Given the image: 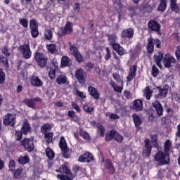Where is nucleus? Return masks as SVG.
I'll return each instance as SVG.
<instances>
[{
    "label": "nucleus",
    "mask_w": 180,
    "mask_h": 180,
    "mask_svg": "<svg viewBox=\"0 0 180 180\" xmlns=\"http://www.w3.org/2000/svg\"><path fill=\"white\" fill-rule=\"evenodd\" d=\"M150 141L153 143V146L150 144V139H146L144 141L145 149L143 150V154L146 157H150L151 155V151L153 150V146L155 148L158 147V134H155L150 135Z\"/></svg>",
    "instance_id": "nucleus-1"
},
{
    "label": "nucleus",
    "mask_w": 180,
    "mask_h": 180,
    "mask_svg": "<svg viewBox=\"0 0 180 180\" xmlns=\"http://www.w3.org/2000/svg\"><path fill=\"white\" fill-rule=\"evenodd\" d=\"M154 161L158 162L159 165H169L171 159L168 153L158 150L154 155Z\"/></svg>",
    "instance_id": "nucleus-2"
},
{
    "label": "nucleus",
    "mask_w": 180,
    "mask_h": 180,
    "mask_svg": "<svg viewBox=\"0 0 180 180\" xmlns=\"http://www.w3.org/2000/svg\"><path fill=\"white\" fill-rule=\"evenodd\" d=\"M112 140H115L117 143H123V136H122L115 129H111L109 132L105 134V141L107 143H110Z\"/></svg>",
    "instance_id": "nucleus-3"
},
{
    "label": "nucleus",
    "mask_w": 180,
    "mask_h": 180,
    "mask_svg": "<svg viewBox=\"0 0 180 180\" xmlns=\"http://www.w3.org/2000/svg\"><path fill=\"white\" fill-rule=\"evenodd\" d=\"M61 172L63 174H57L56 178L60 180H73L75 176L74 174L71 172L70 168L66 165H60Z\"/></svg>",
    "instance_id": "nucleus-4"
},
{
    "label": "nucleus",
    "mask_w": 180,
    "mask_h": 180,
    "mask_svg": "<svg viewBox=\"0 0 180 180\" xmlns=\"http://www.w3.org/2000/svg\"><path fill=\"white\" fill-rule=\"evenodd\" d=\"M154 44L156 46V49H161V40L158 38L154 39L150 36L148 39V44L146 45L148 54H153L154 53Z\"/></svg>",
    "instance_id": "nucleus-5"
},
{
    "label": "nucleus",
    "mask_w": 180,
    "mask_h": 180,
    "mask_svg": "<svg viewBox=\"0 0 180 180\" xmlns=\"http://www.w3.org/2000/svg\"><path fill=\"white\" fill-rule=\"evenodd\" d=\"M34 58L39 67L44 68L47 65V61L49 58L41 52L37 51L34 53Z\"/></svg>",
    "instance_id": "nucleus-6"
},
{
    "label": "nucleus",
    "mask_w": 180,
    "mask_h": 180,
    "mask_svg": "<svg viewBox=\"0 0 180 180\" xmlns=\"http://www.w3.org/2000/svg\"><path fill=\"white\" fill-rule=\"evenodd\" d=\"M74 32V23L67 21L64 27H61L60 30L58 32L60 37L67 36V34H72Z\"/></svg>",
    "instance_id": "nucleus-7"
},
{
    "label": "nucleus",
    "mask_w": 180,
    "mask_h": 180,
    "mask_svg": "<svg viewBox=\"0 0 180 180\" xmlns=\"http://www.w3.org/2000/svg\"><path fill=\"white\" fill-rule=\"evenodd\" d=\"M148 29H149L150 32H155L158 36L162 35V33L161 32V24L155 20L151 19L148 21Z\"/></svg>",
    "instance_id": "nucleus-8"
},
{
    "label": "nucleus",
    "mask_w": 180,
    "mask_h": 180,
    "mask_svg": "<svg viewBox=\"0 0 180 180\" xmlns=\"http://www.w3.org/2000/svg\"><path fill=\"white\" fill-rule=\"evenodd\" d=\"M69 46L70 51L71 52L72 56H74L76 61L79 64H81V63H84V57L79 53L77 46L75 44H71V42L69 43Z\"/></svg>",
    "instance_id": "nucleus-9"
},
{
    "label": "nucleus",
    "mask_w": 180,
    "mask_h": 180,
    "mask_svg": "<svg viewBox=\"0 0 180 180\" xmlns=\"http://www.w3.org/2000/svg\"><path fill=\"white\" fill-rule=\"evenodd\" d=\"M20 53H21L25 60H29L32 57V49L29 44H24L18 47Z\"/></svg>",
    "instance_id": "nucleus-10"
},
{
    "label": "nucleus",
    "mask_w": 180,
    "mask_h": 180,
    "mask_svg": "<svg viewBox=\"0 0 180 180\" xmlns=\"http://www.w3.org/2000/svg\"><path fill=\"white\" fill-rule=\"evenodd\" d=\"M20 146L24 147L25 150L28 153H32V151L34 150V143L33 140L25 138L20 142Z\"/></svg>",
    "instance_id": "nucleus-11"
},
{
    "label": "nucleus",
    "mask_w": 180,
    "mask_h": 180,
    "mask_svg": "<svg viewBox=\"0 0 180 180\" xmlns=\"http://www.w3.org/2000/svg\"><path fill=\"white\" fill-rule=\"evenodd\" d=\"M3 124H4V126L15 127V124H16V117L11 113H8L3 119Z\"/></svg>",
    "instance_id": "nucleus-12"
},
{
    "label": "nucleus",
    "mask_w": 180,
    "mask_h": 180,
    "mask_svg": "<svg viewBox=\"0 0 180 180\" xmlns=\"http://www.w3.org/2000/svg\"><path fill=\"white\" fill-rule=\"evenodd\" d=\"M30 28L31 30V36L33 39L39 37V25H37V20L32 18L30 21Z\"/></svg>",
    "instance_id": "nucleus-13"
},
{
    "label": "nucleus",
    "mask_w": 180,
    "mask_h": 180,
    "mask_svg": "<svg viewBox=\"0 0 180 180\" xmlns=\"http://www.w3.org/2000/svg\"><path fill=\"white\" fill-rule=\"evenodd\" d=\"M175 63H176V60L171 54L167 53L165 55L162 63L165 68H171L172 64H175Z\"/></svg>",
    "instance_id": "nucleus-14"
},
{
    "label": "nucleus",
    "mask_w": 180,
    "mask_h": 180,
    "mask_svg": "<svg viewBox=\"0 0 180 180\" xmlns=\"http://www.w3.org/2000/svg\"><path fill=\"white\" fill-rule=\"evenodd\" d=\"M75 77L77 79L79 84H85L86 73L85 71H84V69L80 68L77 70L75 74Z\"/></svg>",
    "instance_id": "nucleus-15"
},
{
    "label": "nucleus",
    "mask_w": 180,
    "mask_h": 180,
    "mask_svg": "<svg viewBox=\"0 0 180 180\" xmlns=\"http://www.w3.org/2000/svg\"><path fill=\"white\" fill-rule=\"evenodd\" d=\"M78 161L79 162H92V161H95V158L91 152H86L79 157Z\"/></svg>",
    "instance_id": "nucleus-16"
},
{
    "label": "nucleus",
    "mask_w": 180,
    "mask_h": 180,
    "mask_svg": "<svg viewBox=\"0 0 180 180\" xmlns=\"http://www.w3.org/2000/svg\"><path fill=\"white\" fill-rule=\"evenodd\" d=\"M36 102H41V98H40V97H37L24 100L25 105L28 108H31V109H36Z\"/></svg>",
    "instance_id": "nucleus-17"
},
{
    "label": "nucleus",
    "mask_w": 180,
    "mask_h": 180,
    "mask_svg": "<svg viewBox=\"0 0 180 180\" xmlns=\"http://www.w3.org/2000/svg\"><path fill=\"white\" fill-rule=\"evenodd\" d=\"M20 131L22 132L24 136H27V134L32 131V126L30 125V123L27 119H25L22 121V125Z\"/></svg>",
    "instance_id": "nucleus-18"
},
{
    "label": "nucleus",
    "mask_w": 180,
    "mask_h": 180,
    "mask_svg": "<svg viewBox=\"0 0 180 180\" xmlns=\"http://www.w3.org/2000/svg\"><path fill=\"white\" fill-rule=\"evenodd\" d=\"M152 106L157 112L158 116H162L164 115V108L162 104L158 101H155L152 103Z\"/></svg>",
    "instance_id": "nucleus-19"
},
{
    "label": "nucleus",
    "mask_w": 180,
    "mask_h": 180,
    "mask_svg": "<svg viewBox=\"0 0 180 180\" xmlns=\"http://www.w3.org/2000/svg\"><path fill=\"white\" fill-rule=\"evenodd\" d=\"M122 39H133L134 37V29L127 28L123 30L121 32Z\"/></svg>",
    "instance_id": "nucleus-20"
},
{
    "label": "nucleus",
    "mask_w": 180,
    "mask_h": 180,
    "mask_svg": "<svg viewBox=\"0 0 180 180\" xmlns=\"http://www.w3.org/2000/svg\"><path fill=\"white\" fill-rule=\"evenodd\" d=\"M88 92L91 96L96 99V101H99L101 98V93L98 91V89L92 86H89L88 87Z\"/></svg>",
    "instance_id": "nucleus-21"
},
{
    "label": "nucleus",
    "mask_w": 180,
    "mask_h": 180,
    "mask_svg": "<svg viewBox=\"0 0 180 180\" xmlns=\"http://www.w3.org/2000/svg\"><path fill=\"white\" fill-rule=\"evenodd\" d=\"M30 82L32 86H37L38 88L43 86V81H41V79H40V78L37 75H32Z\"/></svg>",
    "instance_id": "nucleus-22"
},
{
    "label": "nucleus",
    "mask_w": 180,
    "mask_h": 180,
    "mask_svg": "<svg viewBox=\"0 0 180 180\" xmlns=\"http://www.w3.org/2000/svg\"><path fill=\"white\" fill-rule=\"evenodd\" d=\"M132 110L135 112H141L143 110V100L136 99L133 102Z\"/></svg>",
    "instance_id": "nucleus-23"
},
{
    "label": "nucleus",
    "mask_w": 180,
    "mask_h": 180,
    "mask_svg": "<svg viewBox=\"0 0 180 180\" xmlns=\"http://www.w3.org/2000/svg\"><path fill=\"white\" fill-rule=\"evenodd\" d=\"M104 167L105 169H108L110 175H114L116 172V169H115V166H113V163H112V160H110V159H107L105 160Z\"/></svg>",
    "instance_id": "nucleus-24"
},
{
    "label": "nucleus",
    "mask_w": 180,
    "mask_h": 180,
    "mask_svg": "<svg viewBox=\"0 0 180 180\" xmlns=\"http://www.w3.org/2000/svg\"><path fill=\"white\" fill-rule=\"evenodd\" d=\"M112 49L115 51L117 54H118V56H120L121 57L122 56H124V54H127V53H126V51H124V49L120 45V44H112Z\"/></svg>",
    "instance_id": "nucleus-25"
},
{
    "label": "nucleus",
    "mask_w": 180,
    "mask_h": 180,
    "mask_svg": "<svg viewBox=\"0 0 180 180\" xmlns=\"http://www.w3.org/2000/svg\"><path fill=\"white\" fill-rule=\"evenodd\" d=\"M72 65V60L67 56H64L61 58L60 67L65 68V67H71Z\"/></svg>",
    "instance_id": "nucleus-26"
},
{
    "label": "nucleus",
    "mask_w": 180,
    "mask_h": 180,
    "mask_svg": "<svg viewBox=\"0 0 180 180\" xmlns=\"http://www.w3.org/2000/svg\"><path fill=\"white\" fill-rule=\"evenodd\" d=\"M59 148H60L62 153H65L66 151H70L68 146L67 145V141L64 136H61L59 141Z\"/></svg>",
    "instance_id": "nucleus-27"
},
{
    "label": "nucleus",
    "mask_w": 180,
    "mask_h": 180,
    "mask_svg": "<svg viewBox=\"0 0 180 180\" xmlns=\"http://www.w3.org/2000/svg\"><path fill=\"white\" fill-rule=\"evenodd\" d=\"M56 83L58 85H68V84H70L67 76L65 75H59L56 78Z\"/></svg>",
    "instance_id": "nucleus-28"
},
{
    "label": "nucleus",
    "mask_w": 180,
    "mask_h": 180,
    "mask_svg": "<svg viewBox=\"0 0 180 180\" xmlns=\"http://www.w3.org/2000/svg\"><path fill=\"white\" fill-rule=\"evenodd\" d=\"M154 60L158 67H159V68H162V65L161 64V61L164 60V53H162V52L161 51H159L157 55L154 56Z\"/></svg>",
    "instance_id": "nucleus-29"
},
{
    "label": "nucleus",
    "mask_w": 180,
    "mask_h": 180,
    "mask_svg": "<svg viewBox=\"0 0 180 180\" xmlns=\"http://www.w3.org/2000/svg\"><path fill=\"white\" fill-rule=\"evenodd\" d=\"M132 119L134 120V123L135 125V127L138 129L140 130V125L143 123V121L141 120V118L139 115L134 113L132 115Z\"/></svg>",
    "instance_id": "nucleus-30"
},
{
    "label": "nucleus",
    "mask_w": 180,
    "mask_h": 180,
    "mask_svg": "<svg viewBox=\"0 0 180 180\" xmlns=\"http://www.w3.org/2000/svg\"><path fill=\"white\" fill-rule=\"evenodd\" d=\"M51 129L53 127H51V124L50 123H44L41 127V132L42 134H46L47 133H50L49 131H51Z\"/></svg>",
    "instance_id": "nucleus-31"
},
{
    "label": "nucleus",
    "mask_w": 180,
    "mask_h": 180,
    "mask_svg": "<svg viewBox=\"0 0 180 180\" xmlns=\"http://www.w3.org/2000/svg\"><path fill=\"white\" fill-rule=\"evenodd\" d=\"M172 148V141L171 140L167 139L164 143V153H166L169 155V153L171 149Z\"/></svg>",
    "instance_id": "nucleus-32"
},
{
    "label": "nucleus",
    "mask_w": 180,
    "mask_h": 180,
    "mask_svg": "<svg viewBox=\"0 0 180 180\" xmlns=\"http://www.w3.org/2000/svg\"><path fill=\"white\" fill-rule=\"evenodd\" d=\"M108 41H109V45L111 46V47L113 46V44H117L116 43V39H117V36L115 34H107Z\"/></svg>",
    "instance_id": "nucleus-33"
},
{
    "label": "nucleus",
    "mask_w": 180,
    "mask_h": 180,
    "mask_svg": "<svg viewBox=\"0 0 180 180\" xmlns=\"http://www.w3.org/2000/svg\"><path fill=\"white\" fill-rule=\"evenodd\" d=\"M44 137L46 139V144H51V143L54 142V139H53V137H54V133L53 132L44 134Z\"/></svg>",
    "instance_id": "nucleus-34"
},
{
    "label": "nucleus",
    "mask_w": 180,
    "mask_h": 180,
    "mask_svg": "<svg viewBox=\"0 0 180 180\" xmlns=\"http://www.w3.org/2000/svg\"><path fill=\"white\" fill-rule=\"evenodd\" d=\"M167 6H168L167 0H160V4L158 7V11L165 12V11H167Z\"/></svg>",
    "instance_id": "nucleus-35"
},
{
    "label": "nucleus",
    "mask_w": 180,
    "mask_h": 180,
    "mask_svg": "<svg viewBox=\"0 0 180 180\" xmlns=\"http://www.w3.org/2000/svg\"><path fill=\"white\" fill-rule=\"evenodd\" d=\"M155 8H157V3H153L152 5L146 4L143 6V9H145L147 13H152Z\"/></svg>",
    "instance_id": "nucleus-36"
},
{
    "label": "nucleus",
    "mask_w": 180,
    "mask_h": 180,
    "mask_svg": "<svg viewBox=\"0 0 180 180\" xmlns=\"http://www.w3.org/2000/svg\"><path fill=\"white\" fill-rule=\"evenodd\" d=\"M18 162L21 165H25V164H28V162H30V158L27 155H25V156H20L18 158Z\"/></svg>",
    "instance_id": "nucleus-37"
},
{
    "label": "nucleus",
    "mask_w": 180,
    "mask_h": 180,
    "mask_svg": "<svg viewBox=\"0 0 180 180\" xmlns=\"http://www.w3.org/2000/svg\"><path fill=\"white\" fill-rule=\"evenodd\" d=\"M13 172V178H15V179H20V178H22V172H23V168H18L15 169Z\"/></svg>",
    "instance_id": "nucleus-38"
},
{
    "label": "nucleus",
    "mask_w": 180,
    "mask_h": 180,
    "mask_svg": "<svg viewBox=\"0 0 180 180\" xmlns=\"http://www.w3.org/2000/svg\"><path fill=\"white\" fill-rule=\"evenodd\" d=\"M143 95L146 97V101H150V99H151V96H153V91H151L150 86H146L144 89Z\"/></svg>",
    "instance_id": "nucleus-39"
},
{
    "label": "nucleus",
    "mask_w": 180,
    "mask_h": 180,
    "mask_svg": "<svg viewBox=\"0 0 180 180\" xmlns=\"http://www.w3.org/2000/svg\"><path fill=\"white\" fill-rule=\"evenodd\" d=\"M157 89L159 91V94H158V96H162L163 98H165L167 95H168V89L164 87L163 89L161 88V86H158Z\"/></svg>",
    "instance_id": "nucleus-40"
},
{
    "label": "nucleus",
    "mask_w": 180,
    "mask_h": 180,
    "mask_svg": "<svg viewBox=\"0 0 180 180\" xmlns=\"http://www.w3.org/2000/svg\"><path fill=\"white\" fill-rule=\"evenodd\" d=\"M68 116L73 122H78V115L74 110L68 111Z\"/></svg>",
    "instance_id": "nucleus-41"
},
{
    "label": "nucleus",
    "mask_w": 180,
    "mask_h": 180,
    "mask_svg": "<svg viewBox=\"0 0 180 180\" xmlns=\"http://www.w3.org/2000/svg\"><path fill=\"white\" fill-rule=\"evenodd\" d=\"M46 154L49 160H54V158L56 157V153H54V150H53L51 148H47L46 149Z\"/></svg>",
    "instance_id": "nucleus-42"
},
{
    "label": "nucleus",
    "mask_w": 180,
    "mask_h": 180,
    "mask_svg": "<svg viewBox=\"0 0 180 180\" xmlns=\"http://www.w3.org/2000/svg\"><path fill=\"white\" fill-rule=\"evenodd\" d=\"M46 49L51 54H54L57 51V45L56 44H49L46 45Z\"/></svg>",
    "instance_id": "nucleus-43"
},
{
    "label": "nucleus",
    "mask_w": 180,
    "mask_h": 180,
    "mask_svg": "<svg viewBox=\"0 0 180 180\" xmlns=\"http://www.w3.org/2000/svg\"><path fill=\"white\" fill-rule=\"evenodd\" d=\"M44 37L46 40H51L53 39V31L51 30H46Z\"/></svg>",
    "instance_id": "nucleus-44"
},
{
    "label": "nucleus",
    "mask_w": 180,
    "mask_h": 180,
    "mask_svg": "<svg viewBox=\"0 0 180 180\" xmlns=\"http://www.w3.org/2000/svg\"><path fill=\"white\" fill-rule=\"evenodd\" d=\"M0 63L4 64L5 68H8L9 67V61L8 60V58L4 56H0Z\"/></svg>",
    "instance_id": "nucleus-45"
},
{
    "label": "nucleus",
    "mask_w": 180,
    "mask_h": 180,
    "mask_svg": "<svg viewBox=\"0 0 180 180\" xmlns=\"http://www.w3.org/2000/svg\"><path fill=\"white\" fill-rule=\"evenodd\" d=\"M15 137L16 141H20V140H22V138L23 137V132L20 130H16L15 131Z\"/></svg>",
    "instance_id": "nucleus-46"
},
{
    "label": "nucleus",
    "mask_w": 180,
    "mask_h": 180,
    "mask_svg": "<svg viewBox=\"0 0 180 180\" xmlns=\"http://www.w3.org/2000/svg\"><path fill=\"white\" fill-rule=\"evenodd\" d=\"M15 168H16V162H15V160H10L8 163L9 171H11V172H13Z\"/></svg>",
    "instance_id": "nucleus-47"
},
{
    "label": "nucleus",
    "mask_w": 180,
    "mask_h": 180,
    "mask_svg": "<svg viewBox=\"0 0 180 180\" xmlns=\"http://www.w3.org/2000/svg\"><path fill=\"white\" fill-rule=\"evenodd\" d=\"M160 74V70H158V68H157V66H155V65H153L152 66V72H151V75L152 76L155 78L156 77L158 76V75Z\"/></svg>",
    "instance_id": "nucleus-48"
},
{
    "label": "nucleus",
    "mask_w": 180,
    "mask_h": 180,
    "mask_svg": "<svg viewBox=\"0 0 180 180\" xmlns=\"http://www.w3.org/2000/svg\"><path fill=\"white\" fill-rule=\"evenodd\" d=\"M105 116H108L109 119H112L113 120H117V119H120V117L117 115V114H115L113 112H106Z\"/></svg>",
    "instance_id": "nucleus-49"
},
{
    "label": "nucleus",
    "mask_w": 180,
    "mask_h": 180,
    "mask_svg": "<svg viewBox=\"0 0 180 180\" xmlns=\"http://www.w3.org/2000/svg\"><path fill=\"white\" fill-rule=\"evenodd\" d=\"M80 137H82L84 140H91V136L86 131H82L79 132Z\"/></svg>",
    "instance_id": "nucleus-50"
},
{
    "label": "nucleus",
    "mask_w": 180,
    "mask_h": 180,
    "mask_svg": "<svg viewBox=\"0 0 180 180\" xmlns=\"http://www.w3.org/2000/svg\"><path fill=\"white\" fill-rule=\"evenodd\" d=\"M19 23L23 27L27 28L29 27V21L26 18H20Z\"/></svg>",
    "instance_id": "nucleus-51"
},
{
    "label": "nucleus",
    "mask_w": 180,
    "mask_h": 180,
    "mask_svg": "<svg viewBox=\"0 0 180 180\" xmlns=\"http://www.w3.org/2000/svg\"><path fill=\"white\" fill-rule=\"evenodd\" d=\"M6 75L2 68H0V84H5Z\"/></svg>",
    "instance_id": "nucleus-52"
},
{
    "label": "nucleus",
    "mask_w": 180,
    "mask_h": 180,
    "mask_svg": "<svg viewBox=\"0 0 180 180\" xmlns=\"http://www.w3.org/2000/svg\"><path fill=\"white\" fill-rule=\"evenodd\" d=\"M170 9L172 12H175V13H179L180 7L179 6H178V4H176V3L175 4L170 5Z\"/></svg>",
    "instance_id": "nucleus-53"
},
{
    "label": "nucleus",
    "mask_w": 180,
    "mask_h": 180,
    "mask_svg": "<svg viewBox=\"0 0 180 180\" xmlns=\"http://www.w3.org/2000/svg\"><path fill=\"white\" fill-rule=\"evenodd\" d=\"M95 108L94 107H90L88 104H85L83 106V110H84L86 113H92Z\"/></svg>",
    "instance_id": "nucleus-54"
},
{
    "label": "nucleus",
    "mask_w": 180,
    "mask_h": 180,
    "mask_svg": "<svg viewBox=\"0 0 180 180\" xmlns=\"http://www.w3.org/2000/svg\"><path fill=\"white\" fill-rule=\"evenodd\" d=\"M1 51L6 57H9V56H11V52L9 51V47L8 46V45H5L3 47Z\"/></svg>",
    "instance_id": "nucleus-55"
},
{
    "label": "nucleus",
    "mask_w": 180,
    "mask_h": 180,
    "mask_svg": "<svg viewBox=\"0 0 180 180\" xmlns=\"http://www.w3.org/2000/svg\"><path fill=\"white\" fill-rule=\"evenodd\" d=\"M105 51L106 54L105 55L104 58L105 61H109V60H110L112 57V53H110V49H109V47H105Z\"/></svg>",
    "instance_id": "nucleus-56"
},
{
    "label": "nucleus",
    "mask_w": 180,
    "mask_h": 180,
    "mask_svg": "<svg viewBox=\"0 0 180 180\" xmlns=\"http://www.w3.org/2000/svg\"><path fill=\"white\" fill-rule=\"evenodd\" d=\"M56 71H58L57 69H53V68H50L49 72V77L51 79H54L56 78Z\"/></svg>",
    "instance_id": "nucleus-57"
},
{
    "label": "nucleus",
    "mask_w": 180,
    "mask_h": 180,
    "mask_svg": "<svg viewBox=\"0 0 180 180\" xmlns=\"http://www.w3.org/2000/svg\"><path fill=\"white\" fill-rule=\"evenodd\" d=\"M100 131V137H105V133L106 131V129H105V127L103 125L100 124L97 127Z\"/></svg>",
    "instance_id": "nucleus-58"
},
{
    "label": "nucleus",
    "mask_w": 180,
    "mask_h": 180,
    "mask_svg": "<svg viewBox=\"0 0 180 180\" xmlns=\"http://www.w3.org/2000/svg\"><path fill=\"white\" fill-rule=\"evenodd\" d=\"M136 75V73H134L133 72L129 71L127 77V82H131V81H133V78H134Z\"/></svg>",
    "instance_id": "nucleus-59"
},
{
    "label": "nucleus",
    "mask_w": 180,
    "mask_h": 180,
    "mask_svg": "<svg viewBox=\"0 0 180 180\" xmlns=\"http://www.w3.org/2000/svg\"><path fill=\"white\" fill-rule=\"evenodd\" d=\"M75 94L77 96H79V98H80V99H85L86 98V95H85L84 92L78 90V89H76Z\"/></svg>",
    "instance_id": "nucleus-60"
},
{
    "label": "nucleus",
    "mask_w": 180,
    "mask_h": 180,
    "mask_svg": "<svg viewBox=\"0 0 180 180\" xmlns=\"http://www.w3.org/2000/svg\"><path fill=\"white\" fill-rule=\"evenodd\" d=\"M146 113L150 120H154V110L153 109H148Z\"/></svg>",
    "instance_id": "nucleus-61"
},
{
    "label": "nucleus",
    "mask_w": 180,
    "mask_h": 180,
    "mask_svg": "<svg viewBox=\"0 0 180 180\" xmlns=\"http://www.w3.org/2000/svg\"><path fill=\"white\" fill-rule=\"evenodd\" d=\"M128 11H129V12H133L132 13L129 14L131 18H133V16H136V15H137V13L136 12V8L134 6L128 7Z\"/></svg>",
    "instance_id": "nucleus-62"
},
{
    "label": "nucleus",
    "mask_w": 180,
    "mask_h": 180,
    "mask_svg": "<svg viewBox=\"0 0 180 180\" xmlns=\"http://www.w3.org/2000/svg\"><path fill=\"white\" fill-rule=\"evenodd\" d=\"M112 77L114 79H116L117 82H121L122 85H123V80L120 79V75L119 73H113Z\"/></svg>",
    "instance_id": "nucleus-63"
},
{
    "label": "nucleus",
    "mask_w": 180,
    "mask_h": 180,
    "mask_svg": "<svg viewBox=\"0 0 180 180\" xmlns=\"http://www.w3.org/2000/svg\"><path fill=\"white\" fill-rule=\"evenodd\" d=\"M175 56L176 60H180V46H176V49L175 51Z\"/></svg>",
    "instance_id": "nucleus-64"
}]
</instances>
